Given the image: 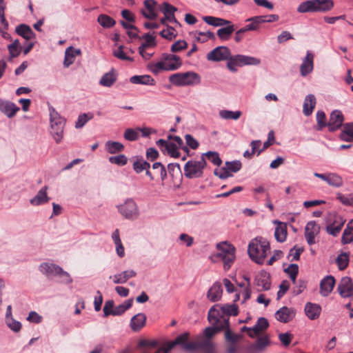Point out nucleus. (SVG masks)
<instances>
[{"instance_id": "obj_1", "label": "nucleus", "mask_w": 353, "mask_h": 353, "mask_svg": "<svg viewBox=\"0 0 353 353\" xmlns=\"http://www.w3.org/2000/svg\"><path fill=\"white\" fill-rule=\"evenodd\" d=\"M214 336L212 328H205L201 335L196 336L194 341H188L189 332H184L179 335L174 341L168 342L159 347L157 352L159 353H168L176 345H181L186 352L200 350L203 353H215V345L212 339Z\"/></svg>"}, {"instance_id": "obj_2", "label": "nucleus", "mask_w": 353, "mask_h": 353, "mask_svg": "<svg viewBox=\"0 0 353 353\" xmlns=\"http://www.w3.org/2000/svg\"><path fill=\"white\" fill-rule=\"evenodd\" d=\"M237 314L238 307L236 305H223L221 306L216 304L212 306L208 312V319L212 326L207 328H212L215 336L223 329L230 326V316H236Z\"/></svg>"}, {"instance_id": "obj_3", "label": "nucleus", "mask_w": 353, "mask_h": 353, "mask_svg": "<svg viewBox=\"0 0 353 353\" xmlns=\"http://www.w3.org/2000/svg\"><path fill=\"white\" fill-rule=\"evenodd\" d=\"M270 249V243L266 239L256 237L249 243L248 252L252 261L263 264Z\"/></svg>"}, {"instance_id": "obj_4", "label": "nucleus", "mask_w": 353, "mask_h": 353, "mask_svg": "<svg viewBox=\"0 0 353 353\" xmlns=\"http://www.w3.org/2000/svg\"><path fill=\"white\" fill-rule=\"evenodd\" d=\"M217 253L211 256L214 262H222L225 271L230 270L235 260L236 249L234 245L226 242L219 243L216 245Z\"/></svg>"}, {"instance_id": "obj_5", "label": "nucleus", "mask_w": 353, "mask_h": 353, "mask_svg": "<svg viewBox=\"0 0 353 353\" xmlns=\"http://www.w3.org/2000/svg\"><path fill=\"white\" fill-rule=\"evenodd\" d=\"M334 7L332 0H308L302 2L297 8L299 13L327 12Z\"/></svg>"}, {"instance_id": "obj_6", "label": "nucleus", "mask_w": 353, "mask_h": 353, "mask_svg": "<svg viewBox=\"0 0 353 353\" xmlns=\"http://www.w3.org/2000/svg\"><path fill=\"white\" fill-rule=\"evenodd\" d=\"M50 133L57 143H59L63 137L65 119L53 108L50 109Z\"/></svg>"}, {"instance_id": "obj_7", "label": "nucleus", "mask_w": 353, "mask_h": 353, "mask_svg": "<svg viewBox=\"0 0 353 353\" xmlns=\"http://www.w3.org/2000/svg\"><path fill=\"white\" fill-rule=\"evenodd\" d=\"M169 81L176 86L194 85L201 83V77L194 72H178L171 74Z\"/></svg>"}, {"instance_id": "obj_8", "label": "nucleus", "mask_w": 353, "mask_h": 353, "mask_svg": "<svg viewBox=\"0 0 353 353\" xmlns=\"http://www.w3.org/2000/svg\"><path fill=\"white\" fill-rule=\"evenodd\" d=\"M207 163L203 156L199 161H188L184 166L185 176L188 179L202 176Z\"/></svg>"}, {"instance_id": "obj_9", "label": "nucleus", "mask_w": 353, "mask_h": 353, "mask_svg": "<svg viewBox=\"0 0 353 353\" xmlns=\"http://www.w3.org/2000/svg\"><path fill=\"white\" fill-rule=\"evenodd\" d=\"M336 290L342 298H352V301H353V281L350 277H342Z\"/></svg>"}, {"instance_id": "obj_10", "label": "nucleus", "mask_w": 353, "mask_h": 353, "mask_svg": "<svg viewBox=\"0 0 353 353\" xmlns=\"http://www.w3.org/2000/svg\"><path fill=\"white\" fill-rule=\"evenodd\" d=\"M120 213L126 219H134L138 216V208L132 199H127L123 204L118 206Z\"/></svg>"}, {"instance_id": "obj_11", "label": "nucleus", "mask_w": 353, "mask_h": 353, "mask_svg": "<svg viewBox=\"0 0 353 353\" xmlns=\"http://www.w3.org/2000/svg\"><path fill=\"white\" fill-rule=\"evenodd\" d=\"M231 57L228 48L225 46H218L208 53L206 57L208 61H221L227 60Z\"/></svg>"}, {"instance_id": "obj_12", "label": "nucleus", "mask_w": 353, "mask_h": 353, "mask_svg": "<svg viewBox=\"0 0 353 353\" xmlns=\"http://www.w3.org/2000/svg\"><path fill=\"white\" fill-rule=\"evenodd\" d=\"M157 145L163 152H166L172 157H179L180 152L178 150L177 145L174 143L169 142L164 139H159L157 141Z\"/></svg>"}, {"instance_id": "obj_13", "label": "nucleus", "mask_w": 353, "mask_h": 353, "mask_svg": "<svg viewBox=\"0 0 353 353\" xmlns=\"http://www.w3.org/2000/svg\"><path fill=\"white\" fill-rule=\"evenodd\" d=\"M320 227L315 221H312L307 223L305 228V236L307 243L311 245L315 243V236L319 233Z\"/></svg>"}, {"instance_id": "obj_14", "label": "nucleus", "mask_w": 353, "mask_h": 353, "mask_svg": "<svg viewBox=\"0 0 353 353\" xmlns=\"http://www.w3.org/2000/svg\"><path fill=\"white\" fill-rule=\"evenodd\" d=\"M150 165L142 157H137L133 162V169L137 174L145 171V174L150 178V180H154V176L150 170Z\"/></svg>"}, {"instance_id": "obj_15", "label": "nucleus", "mask_w": 353, "mask_h": 353, "mask_svg": "<svg viewBox=\"0 0 353 353\" xmlns=\"http://www.w3.org/2000/svg\"><path fill=\"white\" fill-rule=\"evenodd\" d=\"M255 284L259 288V291H266L270 289V275L265 271L259 273L255 277Z\"/></svg>"}, {"instance_id": "obj_16", "label": "nucleus", "mask_w": 353, "mask_h": 353, "mask_svg": "<svg viewBox=\"0 0 353 353\" xmlns=\"http://www.w3.org/2000/svg\"><path fill=\"white\" fill-rule=\"evenodd\" d=\"M336 280L333 276H326L320 283V294L327 296L333 290Z\"/></svg>"}, {"instance_id": "obj_17", "label": "nucleus", "mask_w": 353, "mask_h": 353, "mask_svg": "<svg viewBox=\"0 0 353 353\" xmlns=\"http://www.w3.org/2000/svg\"><path fill=\"white\" fill-rule=\"evenodd\" d=\"M344 118L342 112L339 110L333 111L327 123L330 131H335L342 126Z\"/></svg>"}, {"instance_id": "obj_18", "label": "nucleus", "mask_w": 353, "mask_h": 353, "mask_svg": "<svg viewBox=\"0 0 353 353\" xmlns=\"http://www.w3.org/2000/svg\"><path fill=\"white\" fill-rule=\"evenodd\" d=\"M261 61L259 59L250 56L238 54L233 57V61L231 63H235L236 65L241 67L248 65H259Z\"/></svg>"}, {"instance_id": "obj_19", "label": "nucleus", "mask_w": 353, "mask_h": 353, "mask_svg": "<svg viewBox=\"0 0 353 353\" xmlns=\"http://www.w3.org/2000/svg\"><path fill=\"white\" fill-rule=\"evenodd\" d=\"M167 65V71L176 70L182 65L181 58L172 54H163L162 55Z\"/></svg>"}, {"instance_id": "obj_20", "label": "nucleus", "mask_w": 353, "mask_h": 353, "mask_svg": "<svg viewBox=\"0 0 353 353\" xmlns=\"http://www.w3.org/2000/svg\"><path fill=\"white\" fill-rule=\"evenodd\" d=\"M19 110V108L14 103L0 99V111L6 114L8 117L12 118L14 117Z\"/></svg>"}, {"instance_id": "obj_21", "label": "nucleus", "mask_w": 353, "mask_h": 353, "mask_svg": "<svg viewBox=\"0 0 353 353\" xmlns=\"http://www.w3.org/2000/svg\"><path fill=\"white\" fill-rule=\"evenodd\" d=\"M295 315L293 309L284 306L275 313V318L280 322L288 323L291 321Z\"/></svg>"}, {"instance_id": "obj_22", "label": "nucleus", "mask_w": 353, "mask_h": 353, "mask_svg": "<svg viewBox=\"0 0 353 353\" xmlns=\"http://www.w3.org/2000/svg\"><path fill=\"white\" fill-rule=\"evenodd\" d=\"M39 270L48 277L56 276L61 272V268L50 263H43L39 265Z\"/></svg>"}, {"instance_id": "obj_23", "label": "nucleus", "mask_w": 353, "mask_h": 353, "mask_svg": "<svg viewBox=\"0 0 353 353\" xmlns=\"http://www.w3.org/2000/svg\"><path fill=\"white\" fill-rule=\"evenodd\" d=\"M314 55L312 52H307L305 58L300 67V72L303 77H305L310 73L314 68Z\"/></svg>"}, {"instance_id": "obj_24", "label": "nucleus", "mask_w": 353, "mask_h": 353, "mask_svg": "<svg viewBox=\"0 0 353 353\" xmlns=\"http://www.w3.org/2000/svg\"><path fill=\"white\" fill-rule=\"evenodd\" d=\"M143 4L146 10H150V13H147L144 10L141 11L143 17L150 20L155 19L157 17V14L155 10L157 1L155 0H145Z\"/></svg>"}, {"instance_id": "obj_25", "label": "nucleus", "mask_w": 353, "mask_h": 353, "mask_svg": "<svg viewBox=\"0 0 353 353\" xmlns=\"http://www.w3.org/2000/svg\"><path fill=\"white\" fill-rule=\"evenodd\" d=\"M321 307L319 305L307 303L305 306V315L311 320H315L320 316Z\"/></svg>"}, {"instance_id": "obj_26", "label": "nucleus", "mask_w": 353, "mask_h": 353, "mask_svg": "<svg viewBox=\"0 0 353 353\" xmlns=\"http://www.w3.org/2000/svg\"><path fill=\"white\" fill-rule=\"evenodd\" d=\"M146 316L143 313L134 315L130 321V327L133 331H139L145 325Z\"/></svg>"}, {"instance_id": "obj_27", "label": "nucleus", "mask_w": 353, "mask_h": 353, "mask_svg": "<svg viewBox=\"0 0 353 353\" xmlns=\"http://www.w3.org/2000/svg\"><path fill=\"white\" fill-rule=\"evenodd\" d=\"M81 54L79 49H75L73 47H69L65 50L63 65L65 68H68L74 62L77 55Z\"/></svg>"}, {"instance_id": "obj_28", "label": "nucleus", "mask_w": 353, "mask_h": 353, "mask_svg": "<svg viewBox=\"0 0 353 353\" xmlns=\"http://www.w3.org/2000/svg\"><path fill=\"white\" fill-rule=\"evenodd\" d=\"M223 290L219 283H215L208 290L207 297L212 302L218 301L222 295Z\"/></svg>"}, {"instance_id": "obj_29", "label": "nucleus", "mask_w": 353, "mask_h": 353, "mask_svg": "<svg viewBox=\"0 0 353 353\" xmlns=\"http://www.w3.org/2000/svg\"><path fill=\"white\" fill-rule=\"evenodd\" d=\"M48 187L44 186L37 194V195L30 200V203L34 205H39L49 201L47 195Z\"/></svg>"}, {"instance_id": "obj_30", "label": "nucleus", "mask_w": 353, "mask_h": 353, "mask_svg": "<svg viewBox=\"0 0 353 353\" xmlns=\"http://www.w3.org/2000/svg\"><path fill=\"white\" fill-rule=\"evenodd\" d=\"M316 105V98L314 94H309L305 97L303 103V112L305 116L310 115Z\"/></svg>"}, {"instance_id": "obj_31", "label": "nucleus", "mask_w": 353, "mask_h": 353, "mask_svg": "<svg viewBox=\"0 0 353 353\" xmlns=\"http://www.w3.org/2000/svg\"><path fill=\"white\" fill-rule=\"evenodd\" d=\"M152 168L154 171V174H152L153 176H154V178L156 176L159 177L161 180V183L163 185L164 181L167 178V170L165 166L161 163L156 162L152 164Z\"/></svg>"}, {"instance_id": "obj_32", "label": "nucleus", "mask_w": 353, "mask_h": 353, "mask_svg": "<svg viewBox=\"0 0 353 353\" xmlns=\"http://www.w3.org/2000/svg\"><path fill=\"white\" fill-rule=\"evenodd\" d=\"M117 81V74L114 70L104 74L100 81V85L105 87H111Z\"/></svg>"}, {"instance_id": "obj_33", "label": "nucleus", "mask_w": 353, "mask_h": 353, "mask_svg": "<svg viewBox=\"0 0 353 353\" xmlns=\"http://www.w3.org/2000/svg\"><path fill=\"white\" fill-rule=\"evenodd\" d=\"M15 31L26 40H30L34 36V33L30 27L26 24L19 25L17 26Z\"/></svg>"}, {"instance_id": "obj_34", "label": "nucleus", "mask_w": 353, "mask_h": 353, "mask_svg": "<svg viewBox=\"0 0 353 353\" xmlns=\"http://www.w3.org/2000/svg\"><path fill=\"white\" fill-rule=\"evenodd\" d=\"M203 20L208 25L213 26L215 27L223 26L231 23V22L228 20L212 16L203 17Z\"/></svg>"}, {"instance_id": "obj_35", "label": "nucleus", "mask_w": 353, "mask_h": 353, "mask_svg": "<svg viewBox=\"0 0 353 353\" xmlns=\"http://www.w3.org/2000/svg\"><path fill=\"white\" fill-rule=\"evenodd\" d=\"M130 81L134 84L154 85V80L150 75H134L132 76Z\"/></svg>"}, {"instance_id": "obj_36", "label": "nucleus", "mask_w": 353, "mask_h": 353, "mask_svg": "<svg viewBox=\"0 0 353 353\" xmlns=\"http://www.w3.org/2000/svg\"><path fill=\"white\" fill-rule=\"evenodd\" d=\"M340 138L345 141H353V123H346L343 125Z\"/></svg>"}, {"instance_id": "obj_37", "label": "nucleus", "mask_w": 353, "mask_h": 353, "mask_svg": "<svg viewBox=\"0 0 353 353\" xmlns=\"http://www.w3.org/2000/svg\"><path fill=\"white\" fill-rule=\"evenodd\" d=\"M287 234L288 232L286 225L279 223L274 232V236L276 241L281 243L284 242L286 239Z\"/></svg>"}, {"instance_id": "obj_38", "label": "nucleus", "mask_w": 353, "mask_h": 353, "mask_svg": "<svg viewBox=\"0 0 353 353\" xmlns=\"http://www.w3.org/2000/svg\"><path fill=\"white\" fill-rule=\"evenodd\" d=\"M149 70L155 74H157L161 71H167V65L163 58H161V60L157 63H150L148 64Z\"/></svg>"}, {"instance_id": "obj_39", "label": "nucleus", "mask_w": 353, "mask_h": 353, "mask_svg": "<svg viewBox=\"0 0 353 353\" xmlns=\"http://www.w3.org/2000/svg\"><path fill=\"white\" fill-rule=\"evenodd\" d=\"M242 113L241 111H231L228 110H222L219 112V116L221 118L225 120H238Z\"/></svg>"}, {"instance_id": "obj_40", "label": "nucleus", "mask_w": 353, "mask_h": 353, "mask_svg": "<svg viewBox=\"0 0 353 353\" xmlns=\"http://www.w3.org/2000/svg\"><path fill=\"white\" fill-rule=\"evenodd\" d=\"M133 299L125 301L122 304L114 307L113 316H119L123 314L132 305Z\"/></svg>"}, {"instance_id": "obj_41", "label": "nucleus", "mask_w": 353, "mask_h": 353, "mask_svg": "<svg viewBox=\"0 0 353 353\" xmlns=\"http://www.w3.org/2000/svg\"><path fill=\"white\" fill-rule=\"evenodd\" d=\"M234 31V27L232 24H229L225 28H221L217 30V35L221 40H228Z\"/></svg>"}, {"instance_id": "obj_42", "label": "nucleus", "mask_w": 353, "mask_h": 353, "mask_svg": "<svg viewBox=\"0 0 353 353\" xmlns=\"http://www.w3.org/2000/svg\"><path fill=\"white\" fill-rule=\"evenodd\" d=\"M98 23L104 28L113 27L116 21L112 17L106 14H100L97 18Z\"/></svg>"}, {"instance_id": "obj_43", "label": "nucleus", "mask_w": 353, "mask_h": 353, "mask_svg": "<svg viewBox=\"0 0 353 353\" xmlns=\"http://www.w3.org/2000/svg\"><path fill=\"white\" fill-rule=\"evenodd\" d=\"M105 148L110 154H116L123 151L124 146L119 142L108 141L105 143Z\"/></svg>"}, {"instance_id": "obj_44", "label": "nucleus", "mask_w": 353, "mask_h": 353, "mask_svg": "<svg viewBox=\"0 0 353 353\" xmlns=\"http://www.w3.org/2000/svg\"><path fill=\"white\" fill-rule=\"evenodd\" d=\"M250 23L246 25L244 28L247 31L249 30H256L258 29L259 25L261 23H264V20L261 16H256L254 17H251L247 20Z\"/></svg>"}, {"instance_id": "obj_45", "label": "nucleus", "mask_w": 353, "mask_h": 353, "mask_svg": "<svg viewBox=\"0 0 353 353\" xmlns=\"http://www.w3.org/2000/svg\"><path fill=\"white\" fill-rule=\"evenodd\" d=\"M330 185L339 188L343 184V181L341 176L336 173H329L327 182Z\"/></svg>"}, {"instance_id": "obj_46", "label": "nucleus", "mask_w": 353, "mask_h": 353, "mask_svg": "<svg viewBox=\"0 0 353 353\" xmlns=\"http://www.w3.org/2000/svg\"><path fill=\"white\" fill-rule=\"evenodd\" d=\"M336 263L340 270H345L348 265L349 254L345 252L340 254L336 258Z\"/></svg>"}, {"instance_id": "obj_47", "label": "nucleus", "mask_w": 353, "mask_h": 353, "mask_svg": "<svg viewBox=\"0 0 353 353\" xmlns=\"http://www.w3.org/2000/svg\"><path fill=\"white\" fill-rule=\"evenodd\" d=\"M222 330H225V339L228 343H236L241 338V335L234 334L230 330V326Z\"/></svg>"}, {"instance_id": "obj_48", "label": "nucleus", "mask_w": 353, "mask_h": 353, "mask_svg": "<svg viewBox=\"0 0 353 353\" xmlns=\"http://www.w3.org/2000/svg\"><path fill=\"white\" fill-rule=\"evenodd\" d=\"M124 47L122 45H120L118 46L117 49H114L112 54L113 55L117 57V59L122 60V61H132L133 58L127 56L125 53L123 51Z\"/></svg>"}, {"instance_id": "obj_49", "label": "nucleus", "mask_w": 353, "mask_h": 353, "mask_svg": "<svg viewBox=\"0 0 353 353\" xmlns=\"http://www.w3.org/2000/svg\"><path fill=\"white\" fill-rule=\"evenodd\" d=\"M138 346L139 348H145V350H143V352L146 351L148 353H150L148 351V349L150 350L152 348L157 347L158 346V342L155 340L143 339L139 342Z\"/></svg>"}, {"instance_id": "obj_50", "label": "nucleus", "mask_w": 353, "mask_h": 353, "mask_svg": "<svg viewBox=\"0 0 353 353\" xmlns=\"http://www.w3.org/2000/svg\"><path fill=\"white\" fill-rule=\"evenodd\" d=\"M160 35L166 39L172 40L176 37L177 32L174 28L167 26L166 29L160 32Z\"/></svg>"}, {"instance_id": "obj_51", "label": "nucleus", "mask_w": 353, "mask_h": 353, "mask_svg": "<svg viewBox=\"0 0 353 353\" xmlns=\"http://www.w3.org/2000/svg\"><path fill=\"white\" fill-rule=\"evenodd\" d=\"M285 272L288 274L292 282L295 283L296 281V276L299 273L298 265L294 263L290 264L286 269H285Z\"/></svg>"}, {"instance_id": "obj_52", "label": "nucleus", "mask_w": 353, "mask_h": 353, "mask_svg": "<svg viewBox=\"0 0 353 353\" xmlns=\"http://www.w3.org/2000/svg\"><path fill=\"white\" fill-rule=\"evenodd\" d=\"M343 224H344V222H341L337 225L335 223H334L327 226L326 231L328 234H330L334 236H336L341 232L342 227L343 226Z\"/></svg>"}, {"instance_id": "obj_53", "label": "nucleus", "mask_w": 353, "mask_h": 353, "mask_svg": "<svg viewBox=\"0 0 353 353\" xmlns=\"http://www.w3.org/2000/svg\"><path fill=\"white\" fill-rule=\"evenodd\" d=\"M123 137H124L125 139L130 141H133L137 140L139 137L138 128H137L136 130H134L132 128L126 129L124 132Z\"/></svg>"}, {"instance_id": "obj_54", "label": "nucleus", "mask_w": 353, "mask_h": 353, "mask_svg": "<svg viewBox=\"0 0 353 353\" xmlns=\"http://www.w3.org/2000/svg\"><path fill=\"white\" fill-rule=\"evenodd\" d=\"M202 156H205L207 159L215 165L219 166L222 163L217 152L210 151L203 154Z\"/></svg>"}, {"instance_id": "obj_55", "label": "nucleus", "mask_w": 353, "mask_h": 353, "mask_svg": "<svg viewBox=\"0 0 353 353\" xmlns=\"http://www.w3.org/2000/svg\"><path fill=\"white\" fill-rule=\"evenodd\" d=\"M341 241L343 244L350 243L353 241V227L347 226L344 230Z\"/></svg>"}, {"instance_id": "obj_56", "label": "nucleus", "mask_w": 353, "mask_h": 353, "mask_svg": "<svg viewBox=\"0 0 353 353\" xmlns=\"http://www.w3.org/2000/svg\"><path fill=\"white\" fill-rule=\"evenodd\" d=\"M109 161L111 163L116 164L119 166H123L127 163L128 159L124 154H119L109 157Z\"/></svg>"}, {"instance_id": "obj_57", "label": "nucleus", "mask_w": 353, "mask_h": 353, "mask_svg": "<svg viewBox=\"0 0 353 353\" xmlns=\"http://www.w3.org/2000/svg\"><path fill=\"white\" fill-rule=\"evenodd\" d=\"M196 38L198 41L201 43H204L207 41L208 39H214L215 35L212 32H199L196 33Z\"/></svg>"}, {"instance_id": "obj_58", "label": "nucleus", "mask_w": 353, "mask_h": 353, "mask_svg": "<svg viewBox=\"0 0 353 353\" xmlns=\"http://www.w3.org/2000/svg\"><path fill=\"white\" fill-rule=\"evenodd\" d=\"M6 323L8 327L14 332H18L21 330V323L12 317L6 319Z\"/></svg>"}, {"instance_id": "obj_59", "label": "nucleus", "mask_w": 353, "mask_h": 353, "mask_svg": "<svg viewBox=\"0 0 353 353\" xmlns=\"http://www.w3.org/2000/svg\"><path fill=\"white\" fill-rule=\"evenodd\" d=\"M225 167L229 172H236L241 170L242 164L239 161H227Z\"/></svg>"}, {"instance_id": "obj_60", "label": "nucleus", "mask_w": 353, "mask_h": 353, "mask_svg": "<svg viewBox=\"0 0 353 353\" xmlns=\"http://www.w3.org/2000/svg\"><path fill=\"white\" fill-rule=\"evenodd\" d=\"M159 9L165 16L170 14V13H174L177 10L174 6L167 2H164L160 5Z\"/></svg>"}, {"instance_id": "obj_61", "label": "nucleus", "mask_w": 353, "mask_h": 353, "mask_svg": "<svg viewBox=\"0 0 353 353\" xmlns=\"http://www.w3.org/2000/svg\"><path fill=\"white\" fill-rule=\"evenodd\" d=\"M187 47L188 43L185 41L179 40L172 45L170 50L172 52H177L186 49Z\"/></svg>"}, {"instance_id": "obj_62", "label": "nucleus", "mask_w": 353, "mask_h": 353, "mask_svg": "<svg viewBox=\"0 0 353 353\" xmlns=\"http://www.w3.org/2000/svg\"><path fill=\"white\" fill-rule=\"evenodd\" d=\"M92 118V116L88 117L87 114H81L79 116L77 121L75 123L76 128H81L85 123Z\"/></svg>"}, {"instance_id": "obj_63", "label": "nucleus", "mask_w": 353, "mask_h": 353, "mask_svg": "<svg viewBox=\"0 0 353 353\" xmlns=\"http://www.w3.org/2000/svg\"><path fill=\"white\" fill-rule=\"evenodd\" d=\"M303 252L301 248L294 246L290 250L288 258L292 257L291 261H298L300 259L301 254Z\"/></svg>"}, {"instance_id": "obj_64", "label": "nucleus", "mask_w": 353, "mask_h": 353, "mask_svg": "<svg viewBox=\"0 0 353 353\" xmlns=\"http://www.w3.org/2000/svg\"><path fill=\"white\" fill-rule=\"evenodd\" d=\"M290 284L288 281H283L279 285V290L277 292V299H280L288 290Z\"/></svg>"}]
</instances>
